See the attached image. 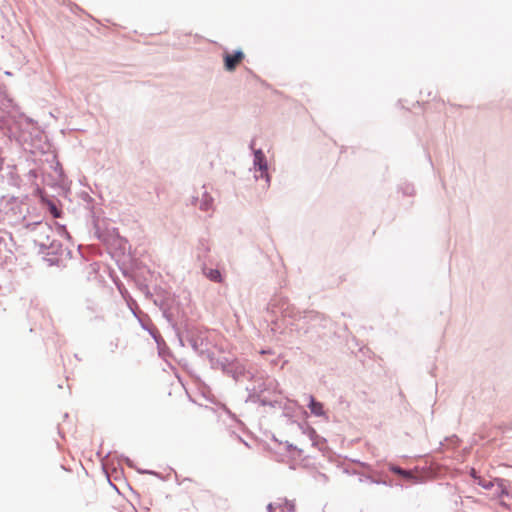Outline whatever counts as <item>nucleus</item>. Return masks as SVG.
<instances>
[{"instance_id":"nucleus-1","label":"nucleus","mask_w":512,"mask_h":512,"mask_svg":"<svg viewBox=\"0 0 512 512\" xmlns=\"http://www.w3.org/2000/svg\"><path fill=\"white\" fill-rule=\"evenodd\" d=\"M243 59L244 53L242 51H236L233 54L226 53L224 55V67L228 71H234Z\"/></svg>"},{"instance_id":"nucleus-2","label":"nucleus","mask_w":512,"mask_h":512,"mask_svg":"<svg viewBox=\"0 0 512 512\" xmlns=\"http://www.w3.org/2000/svg\"><path fill=\"white\" fill-rule=\"evenodd\" d=\"M254 165L259 167V170L261 171V176L265 175L266 177H268L265 155L261 150H257L254 153Z\"/></svg>"},{"instance_id":"nucleus-3","label":"nucleus","mask_w":512,"mask_h":512,"mask_svg":"<svg viewBox=\"0 0 512 512\" xmlns=\"http://www.w3.org/2000/svg\"><path fill=\"white\" fill-rule=\"evenodd\" d=\"M309 408L311 412L317 416H322L324 414L322 403L316 401L313 396H309Z\"/></svg>"},{"instance_id":"nucleus-4","label":"nucleus","mask_w":512,"mask_h":512,"mask_svg":"<svg viewBox=\"0 0 512 512\" xmlns=\"http://www.w3.org/2000/svg\"><path fill=\"white\" fill-rule=\"evenodd\" d=\"M390 470L395 473V474H398L408 480H413L415 477L413 476L412 472L411 471H406L400 467H397V466H392L390 468Z\"/></svg>"},{"instance_id":"nucleus-5","label":"nucleus","mask_w":512,"mask_h":512,"mask_svg":"<svg viewBox=\"0 0 512 512\" xmlns=\"http://www.w3.org/2000/svg\"><path fill=\"white\" fill-rule=\"evenodd\" d=\"M279 503H282L284 512H295V503L287 499H279Z\"/></svg>"},{"instance_id":"nucleus-6","label":"nucleus","mask_w":512,"mask_h":512,"mask_svg":"<svg viewBox=\"0 0 512 512\" xmlns=\"http://www.w3.org/2000/svg\"><path fill=\"white\" fill-rule=\"evenodd\" d=\"M267 509L269 512H284L282 503H279V501L269 504Z\"/></svg>"},{"instance_id":"nucleus-7","label":"nucleus","mask_w":512,"mask_h":512,"mask_svg":"<svg viewBox=\"0 0 512 512\" xmlns=\"http://www.w3.org/2000/svg\"><path fill=\"white\" fill-rule=\"evenodd\" d=\"M207 276L213 280V281H216V282H220L221 281V273L219 270H210L209 273L207 274Z\"/></svg>"},{"instance_id":"nucleus-8","label":"nucleus","mask_w":512,"mask_h":512,"mask_svg":"<svg viewBox=\"0 0 512 512\" xmlns=\"http://www.w3.org/2000/svg\"><path fill=\"white\" fill-rule=\"evenodd\" d=\"M478 485L482 486L485 489H491L493 487V483L491 481L483 480L482 478L477 481Z\"/></svg>"},{"instance_id":"nucleus-9","label":"nucleus","mask_w":512,"mask_h":512,"mask_svg":"<svg viewBox=\"0 0 512 512\" xmlns=\"http://www.w3.org/2000/svg\"><path fill=\"white\" fill-rule=\"evenodd\" d=\"M470 474H471V476L475 479V481H478L479 479H481V477L477 475V473H476V470H475V469H471Z\"/></svg>"}]
</instances>
